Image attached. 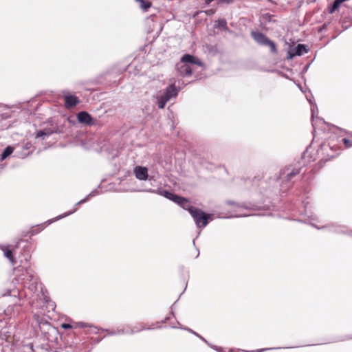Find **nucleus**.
<instances>
[{"label": "nucleus", "instance_id": "obj_1", "mask_svg": "<svg viewBox=\"0 0 352 352\" xmlns=\"http://www.w3.org/2000/svg\"><path fill=\"white\" fill-rule=\"evenodd\" d=\"M25 276L28 277L29 281H26L24 285L25 297L31 299L33 302L35 300H43L46 306L54 310L56 305L54 302L51 301L50 298L45 294L43 284L38 280V278L34 276L30 275L27 272Z\"/></svg>", "mask_w": 352, "mask_h": 352}, {"label": "nucleus", "instance_id": "obj_2", "mask_svg": "<svg viewBox=\"0 0 352 352\" xmlns=\"http://www.w3.org/2000/svg\"><path fill=\"white\" fill-rule=\"evenodd\" d=\"M3 296H10L14 298V305H9L4 309V313L9 317L15 316L16 312L19 311L20 307L16 305L17 298L21 297L22 294L19 292V289L16 288L14 285L7 288L6 292L2 294Z\"/></svg>", "mask_w": 352, "mask_h": 352}, {"label": "nucleus", "instance_id": "obj_3", "mask_svg": "<svg viewBox=\"0 0 352 352\" xmlns=\"http://www.w3.org/2000/svg\"><path fill=\"white\" fill-rule=\"evenodd\" d=\"M188 211L193 217L197 226L205 227L207 225L208 219L210 217V215L205 214L201 210L192 206L188 208Z\"/></svg>", "mask_w": 352, "mask_h": 352}, {"label": "nucleus", "instance_id": "obj_4", "mask_svg": "<svg viewBox=\"0 0 352 352\" xmlns=\"http://www.w3.org/2000/svg\"><path fill=\"white\" fill-rule=\"evenodd\" d=\"M28 272L30 275L34 276L32 270L30 268L24 267L23 265H18L13 270L14 279L18 283L24 285L26 281H29L28 277L25 276L26 272Z\"/></svg>", "mask_w": 352, "mask_h": 352}, {"label": "nucleus", "instance_id": "obj_5", "mask_svg": "<svg viewBox=\"0 0 352 352\" xmlns=\"http://www.w3.org/2000/svg\"><path fill=\"white\" fill-rule=\"evenodd\" d=\"M252 36L258 44L269 46L272 53L276 52L275 43L262 33L253 32L252 33Z\"/></svg>", "mask_w": 352, "mask_h": 352}, {"label": "nucleus", "instance_id": "obj_6", "mask_svg": "<svg viewBox=\"0 0 352 352\" xmlns=\"http://www.w3.org/2000/svg\"><path fill=\"white\" fill-rule=\"evenodd\" d=\"M308 52L305 45L298 44L297 46L291 48L288 52V58H293L296 56H302Z\"/></svg>", "mask_w": 352, "mask_h": 352}, {"label": "nucleus", "instance_id": "obj_7", "mask_svg": "<svg viewBox=\"0 0 352 352\" xmlns=\"http://www.w3.org/2000/svg\"><path fill=\"white\" fill-rule=\"evenodd\" d=\"M78 121L85 125H92L94 122L92 117L87 111H80L77 114Z\"/></svg>", "mask_w": 352, "mask_h": 352}, {"label": "nucleus", "instance_id": "obj_8", "mask_svg": "<svg viewBox=\"0 0 352 352\" xmlns=\"http://www.w3.org/2000/svg\"><path fill=\"white\" fill-rule=\"evenodd\" d=\"M135 177L139 180H146L148 179V169L146 167L138 166L134 168Z\"/></svg>", "mask_w": 352, "mask_h": 352}, {"label": "nucleus", "instance_id": "obj_9", "mask_svg": "<svg viewBox=\"0 0 352 352\" xmlns=\"http://www.w3.org/2000/svg\"><path fill=\"white\" fill-rule=\"evenodd\" d=\"M177 69L179 74L183 76H190L192 69L188 64H184L181 62L177 65Z\"/></svg>", "mask_w": 352, "mask_h": 352}, {"label": "nucleus", "instance_id": "obj_10", "mask_svg": "<svg viewBox=\"0 0 352 352\" xmlns=\"http://www.w3.org/2000/svg\"><path fill=\"white\" fill-rule=\"evenodd\" d=\"M126 326L127 334H129V335H132V334H134L135 333L140 332V331H142L143 330H150V329H152L150 327H146L145 326L142 325V324L135 325V326H133V327H131V326H129V325H126Z\"/></svg>", "mask_w": 352, "mask_h": 352}, {"label": "nucleus", "instance_id": "obj_11", "mask_svg": "<svg viewBox=\"0 0 352 352\" xmlns=\"http://www.w3.org/2000/svg\"><path fill=\"white\" fill-rule=\"evenodd\" d=\"M0 249L3 252V255L6 257L10 262L14 263V257L12 255V245H0Z\"/></svg>", "mask_w": 352, "mask_h": 352}, {"label": "nucleus", "instance_id": "obj_12", "mask_svg": "<svg viewBox=\"0 0 352 352\" xmlns=\"http://www.w3.org/2000/svg\"><path fill=\"white\" fill-rule=\"evenodd\" d=\"M181 63L184 64L194 63L200 65L201 62L195 56L190 54H185L181 58Z\"/></svg>", "mask_w": 352, "mask_h": 352}, {"label": "nucleus", "instance_id": "obj_13", "mask_svg": "<svg viewBox=\"0 0 352 352\" xmlns=\"http://www.w3.org/2000/svg\"><path fill=\"white\" fill-rule=\"evenodd\" d=\"M109 336L125 335L127 334L126 326L119 327L116 329H106Z\"/></svg>", "mask_w": 352, "mask_h": 352}, {"label": "nucleus", "instance_id": "obj_14", "mask_svg": "<svg viewBox=\"0 0 352 352\" xmlns=\"http://www.w3.org/2000/svg\"><path fill=\"white\" fill-rule=\"evenodd\" d=\"M65 105L67 108L74 107L78 103V100L76 97L74 96H66L65 97Z\"/></svg>", "mask_w": 352, "mask_h": 352}, {"label": "nucleus", "instance_id": "obj_15", "mask_svg": "<svg viewBox=\"0 0 352 352\" xmlns=\"http://www.w3.org/2000/svg\"><path fill=\"white\" fill-rule=\"evenodd\" d=\"M177 91L173 85H171L169 87L167 88L166 92L163 94L165 98L168 97V100L175 96H177Z\"/></svg>", "mask_w": 352, "mask_h": 352}, {"label": "nucleus", "instance_id": "obj_16", "mask_svg": "<svg viewBox=\"0 0 352 352\" xmlns=\"http://www.w3.org/2000/svg\"><path fill=\"white\" fill-rule=\"evenodd\" d=\"M171 201L178 204L179 205L184 207L185 204L188 203V200L184 197H179L178 195H174L173 198L170 199Z\"/></svg>", "mask_w": 352, "mask_h": 352}, {"label": "nucleus", "instance_id": "obj_17", "mask_svg": "<svg viewBox=\"0 0 352 352\" xmlns=\"http://www.w3.org/2000/svg\"><path fill=\"white\" fill-rule=\"evenodd\" d=\"M157 100L158 107L160 109H163L165 107L166 102L168 101V97L167 96L166 98H165V96L162 94L158 96L157 97Z\"/></svg>", "mask_w": 352, "mask_h": 352}, {"label": "nucleus", "instance_id": "obj_18", "mask_svg": "<svg viewBox=\"0 0 352 352\" xmlns=\"http://www.w3.org/2000/svg\"><path fill=\"white\" fill-rule=\"evenodd\" d=\"M137 2L140 3V8L146 12L148 8L151 7V2L148 0H135Z\"/></svg>", "mask_w": 352, "mask_h": 352}, {"label": "nucleus", "instance_id": "obj_19", "mask_svg": "<svg viewBox=\"0 0 352 352\" xmlns=\"http://www.w3.org/2000/svg\"><path fill=\"white\" fill-rule=\"evenodd\" d=\"M14 149L11 146H7L1 154V160L6 159L13 152Z\"/></svg>", "mask_w": 352, "mask_h": 352}, {"label": "nucleus", "instance_id": "obj_20", "mask_svg": "<svg viewBox=\"0 0 352 352\" xmlns=\"http://www.w3.org/2000/svg\"><path fill=\"white\" fill-rule=\"evenodd\" d=\"M34 318L35 319V320L36 321V322L38 324V325H49L50 323L45 320L43 317H41L38 314H34Z\"/></svg>", "mask_w": 352, "mask_h": 352}, {"label": "nucleus", "instance_id": "obj_21", "mask_svg": "<svg viewBox=\"0 0 352 352\" xmlns=\"http://www.w3.org/2000/svg\"><path fill=\"white\" fill-rule=\"evenodd\" d=\"M160 195H163L164 197H165L166 198L168 199H171L173 197V194L167 191V190H163V191H161L160 192Z\"/></svg>", "mask_w": 352, "mask_h": 352}, {"label": "nucleus", "instance_id": "obj_22", "mask_svg": "<svg viewBox=\"0 0 352 352\" xmlns=\"http://www.w3.org/2000/svg\"><path fill=\"white\" fill-rule=\"evenodd\" d=\"M218 23V25H217V27L219 28H222V29H224V30H226L227 29V23L225 20H219L217 21Z\"/></svg>", "mask_w": 352, "mask_h": 352}, {"label": "nucleus", "instance_id": "obj_23", "mask_svg": "<svg viewBox=\"0 0 352 352\" xmlns=\"http://www.w3.org/2000/svg\"><path fill=\"white\" fill-rule=\"evenodd\" d=\"M178 324H179V327L178 328H180V329H184V330H186L193 334H195V336L199 337L200 338H201L202 340H204L202 337H201L198 333H197L196 332H195L193 330L189 329V328H184L183 327L179 322H178Z\"/></svg>", "mask_w": 352, "mask_h": 352}, {"label": "nucleus", "instance_id": "obj_24", "mask_svg": "<svg viewBox=\"0 0 352 352\" xmlns=\"http://www.w3.org/2000/svg\"><path fill=\"white\" fill-rule=\"evenodd\" d=\"M298 173H299L298 170L292 171L291 173L287 174L288 179H291L292 177L296 175Z\"/></svg>", "mask_w": 352, "mask_h": 352}, {"label": "nucleus", "instance_id": "obj_25", "mask_svg": "<svg viewBox=\"0 0 352 352\" xmlns=\"http://www.w3.org/2000/svg\"><path fill=\"white\" fill-rule=\"evenodd\" d=\"M76 326L77 327H82V328L87 327H89V324L83 322H76Z\"/></svg>", "mask_w": 352, "mask_h": 352}, {"label": "nucleus", "instance_id": "obj_26", "mask_svg": "<svg viewBox=\"0 0 352 352\" xmlns=\"http://www.w3.org/2000/svg\"><path fill=\"white\" fill-rule=\"evenodd\" d=\"M61 327L64 329H69L72 328V325L68 323H63Z\"/></svg>", "mask_w": 352, "mask_h": 352}, {"label": "nucleus", "instance_id": "obj_27", "mask_svg": "<svg viewBox=\"0 0 352 352\" xmlns=\"http://www.w3.org/2000/svg\"><path fill=\"white\" fill-rule=\"evenodd\" d=\"M43 136H45V131H43V130H41V131H38L36 133V138H40V137H43Z\"/></svg>", "mask_w": 352, "mask_h": 352}, {"label": "nucleus", "instance_id": "obj_28", "mask_svg": "<svg viewBox=\"0 0 352 352\" xmlns=\"http://www.w3.org/2000/svg\"><path fill=\"white\" fill-rule=\"evenodd\" d=\"M25 348L29 350V351H26V352H30V351H31L32 352H33V345L32 344H29L28 345L25 346Z\"/></svg>", "mask_w": 352, "mask_h": 352}, {"label": "nucleus", "instance_id": "obj_29", "mask_svg": "<svg viewBox=\"0 0 352 352\" xmlns=\"http://www.w3.org/2000/svg\"><path fill=\"white\" fill-rule=\"evenodd\" d=\"M43 131H45V135H50L54 133V131L50 129H44Z\"/></svg>", "mask_w": 352, "mask_h": 352}, {"label": "nucleus", "instance_id": "obj_30", "mask_svg": "<svg viewBox=\"0 0 352 352\" xmlns=\"http://www.w3.org/2000/svg\"><path fill=\"white\" fill-rule=\"evenodd\" d=\"M234 0H221V2L222 3H230L233 1Z\"/></svg>", "mask_w": 352, "mask_h": 352}, {"label": "nucleus", "instance_id": "obj_31", "mask_svg": "<svg viewBox=\"0 0 352 352\" xmlns=\"http://www.w3.org/2000/svg\"><path fill=\"white\" fill-rule=\"evenodd\" d=\"M344 144H345L346 145H347V146H351L350 144H349V141L348 140H346V139H344Z\"/></svg>", "mask_w": 352, "mask_h": 352}, {"label": "nucleus", "instance_id": "obj_32", "mask_svg": "<svg viewBox=\"0 0 352 352\" xmlns=\"http://www.w3.org/2000/svg\"><path fill=\"white\" fill-rule=\"evenodd\" d=\"M264 351V349H261V350H259V351H252L251 352H261V351Z\"/></svg>", "mask_w": 352, "mask_h": 352}]
</instances>
